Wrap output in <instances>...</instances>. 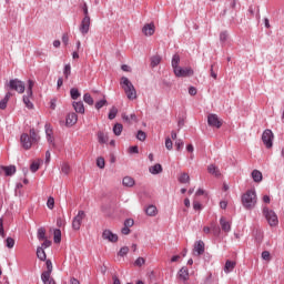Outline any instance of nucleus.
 <instances>
[{
	"label": "nucleus",
	"instance_id": "6e6d98bb",
	"mask_svg": "<svg viewBox=\"0 0 284 284\" xmlns=\"http://www.w3.org/2000/svg\"><path fill=\"white\" fill-rule=\"evenodd\" d=\"M174 143H172V140L170 138L165 139V148L166 150H172Z\"/></svg>",
	"mask_w": 284,
	"mask_h": 284
},
{
	"label": "nucleus",
	"instance_id": "2eb2a0df",
	"mask_svg": "<svg viewBox=\"0 0 284 284\" xmlns=\"http://www.w3.org/2000/svg\"><path fill=\"white\" fill-rule=\"evenodd\" d=\"M44 130L47 134V141H49V143L54 144V136H53L54 132L52 131V125L45 124Z\"/></svg>",
	"mask_w": 284,
	"mask_h": 284
},
{
	"label": "nucleus",
	"instance_id": "4d7b16f0",
	"mask_svg": "<svg viewBox=\"0 0 284 284\" xmlns=\"http://www.w3.org/2000/svg\"><path fill=\"white\" fill-rule=\"evenodd\" d=\"M7 247H9L10 250L14 247V239L12 237L7 239Z\"/></svg>",
	"mask_w": 284,
	"mask_h": 284
},
{
	"label": "nucleus",
	"instance_id": "a19ab883",
	"mask_svg": "<svg viewBox=\"0 0 284 284\" xmlns=\"http://www.w3.org/2000/svg\"><path fill=\"white\" fill-rule=\"evenodd\" d=\"M29 139L33 142L37 143L39 141V135L37 134V131L34 129L30 130V135Z\"/></svg>",
	"mask_w": 284,
	"mask_h": 284
},
{
	"label": "nucleus",
	"instance_id": "a878e982",
	"mask_svg": "<svg viewBox=\"0 0 284 284\" xmlns=\"http://www.w3.org/2000/svg\"><path fill=\"white\" fill-rule=\"evenodd\" d=\"M12 97V93L8 92L3 100L0 101V110H6L8 108V101H10V98Z\"/></svg>",
	"mask_w": 284,
	"mask_h": 284
},
{
	"label": "nucleus",
	"instance_id": "ea45409f",
	"mask_svg": "<svg viewBox=\"0 0 284 284\" xmlns=\"http://www.w3.org/2000/svg\"><path fill=\"white\" fill-rule=\"evenodd\" d=\"M41 281L43 284H57L54 278H52V275H49L48 277H43V275H41Z\"/></svg>",
	"mask_w": 284,
	"mask_h": 284
},
{
	"label": "nucleus",
	"instance_id": "a211bd4d",
	"mask_svg": "<svg viewBox=\"0 0 284 284\" xmlns=\"http://www.w3.org/2000/svg\"><path fill=\"white\" fill-rule=\"evenodd\" d=\"M181 63V57L179 54H174L172 58L171 65L173 68V72H176L181 67L179 65Z\"/></svg>",
	"mask_w": 284,
	"mask_h": 284
},
{
	"label": "nucleus",
	"instance_id": "412c9836",
	"mask_svg": "<svg viewBox=\"0 0 284 284\" xmlns=\"http://www.w3.org/2000/svg\"><path fill=\"white\" fill-rule=\"evenodd\" d=\"M41 276H43V278L52 276V261L47 260V271L42 272Z\"/></svg>",
	"mask_w": 284,
	"mask_h": 284
},
{
	"label": "nucleus",
	"instance_id": "79ce46f5",
	"mask_svg": "<svg viewBox=\"0 0 284 284\" xmlns=\"http://www.w3.org/2000/svg\"><path fill=\"white\" fill-rule=\"evenodd\" d=\"M37 256L40 261H47L48 255L45 254V250H38Z\"/></svg>",
	"mask_w": 284,
	"mask_h": 284
},
{
	"label": "nucleus",
	"instance_id": "338daca9",
	"mask_svg": "<svg viewBox=\"0 0 284 284\" xmlns=\"http://www.w3.org/2000/svg\"><path fill=\"white\" fill-rule=\"evenodd\" d=\"M122 234H124V236H128V234H130V227L128 226H124L122 230H121Z\"/></svg>",
	"mask_w": 284,
	"mask_h": 284
},
{
	"label": "nucleus",
	"instance_id": "cd10ccee",
	"mask_svg": "<svg viewBox=\"0 0 284 284\" xmlns=\"http://www.w3.org/2000/svg\"><path fill=\"white\" fill-rule=\"evenodd\" d=\"M30 99H32V95H29L27 93V95L23 97V103L26 108H28L29 110H32V108H34V104L32 103V101H30Z\"/></svg>",
	"mask_w": 284,
	"mask_h": 284
},
{
	"label": "nucleus",
	"instance_id": "f03ea898",
	"mask_svg": "<svg viewBox=\"0 0 284 284\" xmlns=\"http://www.w3.org/2000/svg\"><path fill=\"white\" fill-rule=\"evenodd\" d=\"M256 191L248 190L242 195V204L245 210H254L256 207Z\"/></svg>",
	"mask_w": 284,
	"mask_h": 284
},
{
	"label": "nucleus",
	"instance_id": "a18cd8bd",
	"mask_svg": "<svg viewBox=\"0 0 284 284\" xmlns=\"http://www.w3.org/2000/svg\"><path fill=\"white\" fill-rule=\"evenodd\" d=\"M118 112H119V110H118L115 106H113V108L110 110V112H109V119H110V121H112L113 119H116Z\"/></svg>",
	"mask_w": 284,
	"mask_h": 284
},
{
	"label": "nucleus",
	"instance_id": "9b49d317",
	"mask_svg": "<svg viewBox=\"0 0 284 284\" xmlns=\"http://www.w3.org/2000/svg\"><path fill=\"white\" fill-rule=\"evenodd\" d=\"M20 143L24 150H30V148H32V143H34V142H32V140L30 139V135H28V133H23L20 136Z\"/></svg>",
	"mask_w": 284,
	"mask_h": 284
},
{
	"label": "nucleus",
	"instance_id": "0eeeda50",
	"mask_svg": "<svg viewBox=\"0 0 284 284\" xmlns=\"http://www.w3.org/2000/svg\"><path fill=\"white\" fill-rule=\"evenodd\" d=\"M173 72L178 78L194 77V70L192 69V67H185V68L180 67L179 69H175V71Z\"/></svg>",
	"mask_w": 284,
	"mask_h": 284
},
{
	"label": "nucleus",
	"instance_id": "774afa93",
	"mask_svg": "<svg viewBox=\"0 0 284 284\" xmlns=\"http://www.w3.org/2000/svg\"><path fill=\"white\" fill-rule=\"evenodd\" d=\"M201 209H202V205L199 202L194 201L193 202V210H201Z\"/></svg>",
	"mask_w": 284,
	"mask_h": 284
},
{
	"label": "nucleus",
	"instance_id": "49530a36",
	"mask_svg": "<svg viewBox=\"0 0 284 284\" xmlns=\"http://www.w3.org/2000/svg\"><path fill=\"white\" fill-rule=\"evenodd\" d=\"M32 88H34V81L29 80V81H28V90H27V94H28L29 97H32Z\"/></svg>",
	"mask_w": 284,
	"mask_h": 284
},
{
	"label": "nucleus",
	"instance_id": "e433bc0d",
	"mask_svg": "<svg viewBox=\"0 0 284 284\" xmlns=\"http://www.w3.org/2000/svg\"><path fill=\"white\" fill-rule=\"evenodd\" d=\"M83 101L84 103H88V105H94V99L92 98V95H90V93H85L83 95Z\"/></svg>",
	"mask_w": 284,
	"mask_h": 284
},
{
	"label": "nucleus",
	"instance_id": "052dcab7",
	"mask_svg": "<svg viewBox=\"0 0 284 284\" xmlns=\"http://www.w3.org/2000/svg\"><path fill=\"white\" fill-rule=\"evenodd\" d=\"M175 148H176L178 152H181V150H183V141L178 140L175 142Z\"/></svg>",
	"mask_w": 284,
	"mask_h": 284
},
{
	"label": "nucleus",
	"instance_id": "e2e57ef3",
	"mask_svg": "<svg viewBox=\"0 0 284 284\" xmlns=\"http://www.w3.org/2000/svg\"><path fill=\"white\" fill-rule=\"evenodd\" d=\"M82 10H83L84 17H90V12L88 11V4L87 3L83 4Z\"/></svg>",
	"mask_w": 284,
	"mask_h": 284
},
{
	"label": "nucleus",
	"instance_id": "f257e3e1",
	"mask_svg": "<svg viewBox=\"0 0 284 284\" xmlns=\"http://www.w3.org/2000/svg\"><path fill=\"white\" fill-rule=\"evenodd\" d=\"M120 85L124 90V93L126 94L129 101H134V99H136V89L134 88V84H132L130 79L122 77L120 80Z\"/></svg>",
	"mask_w": 284,
	"mask_h": 284
},
{
	"label": "nucleus",
	"instance_id": "4c0bfd02",
	"mask_svg": "<svg viewBox=\"0 0 284 284\" xmlns=\"http://www.w3.org/2000/svg\"><path fill=\"white\" fill-rule=\"evenodd\" d=\"M122 118L128 123H132V121L136 122V114H134V113H131L130 115L123 114Z\"/></svg>",
	"mask_w": 284,
	"mask_h": 284
},
{
	"label": "nucleus",
	"instance_id": "de8ad7c7",
	"mask_svg": "<svg viewBox=\"0 0 284 284\" xmlns=\"http://www.w3.org/2000/svg\"><path fill=\"white\" fill-rule=\"evenodd\" d=\"M103 105H108V100L103 99L100 100L95 103V110H101V108H103Z\"/></svg>",
	"mask_w": 284,
	"mask_h": 284
},
{
	"label": "nucleus",
	"instance_id": "69168bd1",
	"mask_svg": "<svg viewBox=\"0 0 284 284\" xmlns=\"http://www.w3.org/2000/svg\"><path fill=\"white\" fill-rule=\"evenodd\" d=\"M6 231H3V219H0V236H3Z\"/></svg>",
	"mask_w": 284,
	"mask_h": 284
},
{
	"label": "nucleus",
	"instance_id": "6ab92c4d",
	"mask_svg": "<svg viewBox=\"0 0 284 284\" xmlns=\"http://www.w3.org/2000/svg\"><path fill=\"white\" fill-rule=\"evenodd\" d=\"M179 278H181L182 281H187V278H190V271L187 270V267H182L179 273H178Z\"/></svg>",
	"mask_w": 284,
	"mask_h": 284
},
{
	"label": "nucleus",
	"instance_id": "4be33fe9",
	"mask_svg": "<svg viewBox=\"0 0 284 284\" xmlns=\"http://www.w3.org/2000/svg\"><path fill=\"white\" fill-rule=\"evenodd\" d=\"M251 175L255 183H261V181H263V173H261L258 170H253Z\"/></svg>",
	"mask_w": 284,
	"mask_h": 284
},
{
	"label": "nucleus",
	"instance_id": "dca6fc26",
	"mask_svg": "<svg viewBox=\"0 0 284 284\" xmlns=\"http://www.w3.org/2000/svg\"><path fill=\"white\" fill-rule=\"evenodd\" d=\"M78 121H79V116L77 115V113H69L67 115V125L72 128V125H75Z\"/></svg>",
	"mask_w": 284,
	"mask_h": 284
},
{
	"label": "nucleus",
	"instance_id": "8fccbe9b",
	"mask_svg": "<svg viewBox=\"0 0 284 284\" xmlns=\"http://www.w3.org/2000/svg\"><path fill=\"white\" fill-rule=\"evenodd\" d=\"M136 139L139 141H145V139H148V135L145 134V132L140 130V131H138Z\"/></svg>",
	"mask_w": 284,
	"mask_h": 284
},
{
	"label": "nucleus",
	"instance_id": "603ef678",
	"mask_svg": "<svg viewBox=\"0 0 284 284\" xmlns=\"http://www.w3.org/2000/svg\"><path fill=\"white\" fill-rule=\"evenodd\" d=\"M134 265H136V267H141L143 265H145V258L143 257H138L134 262Z\"/></svg>",
	"mask_w": 284,
	"mask_h": 284
},
{
	"label": "nucleus",
	"instance_id": "09e8293b",
	"mask_svg": "<svg viewBox=\"0 0 284 284\" xmlns=\"http://www.w3.org/2000/svg\"><path fill=\"white\" fill-rule=\"evenodd\" d=\"M97 165H98V168H100V170H103V168H105V159L98 158L97 159Z\"/></svg>",
	"mask_w": 284,
	"mask_h": 284
},
{
	"label": "nucleus",
	"instance_id": "f8f14e48",
	"mask_svg": "<svg viewBox=\"0 0 284 284\" xmlns=\"http://www.w3.org/2000/svg\"><path fill=\"white\" fill-rule=\"evenodd\" d=\"M90 23H91L90 17H84L82 19L81 24H80L81 34H88V32H90Z\"/></svg>",
	"mask_w": 284,
	"mask_h": 284
},
{
	"label": "nucleus",
	"instance_id": "c9c22d12",
	"mask_svg": "<svg viewBox=\"0 0 284 284\" xmlns=\"http://www.w3.org/2000/svg\"><path fill=\"white\" fill-rule=\"evenodd\" d=\"M178 181L180 183H190V174L187 173H182L179 178Z\"/></svg>",
	"mask_w": 284,
	"mask_h": 284
},
{
	"label": "nucleus",
	"instance_id": "39448f33",
	"mask_svg": "<svg viewBox=\"0 0 284 284\" xmlns=\"http://www.w3.org/2000/svg\"><path fill=\"white\" fill-rule=\"evenodd\" d=\"M7 85L9 90H14V92H18V94H23L26 92V84L19 79L10 80Z\"/></svg>",
	"mask_w": 284,
	"mask_h": 284
},
{
	"label": "nucleus",
	"instance_id": "ddd939ff",
	"mask_svg": "<svg viewBox=\"0 0 284 284\" xmlns=\"http://www.w3.org/2000/svg\"><path fill=\"white\" fill-rule=\"evenodd\" d=\"M220 225H221V227H222V232H231V230H232V223L230 222V221H227V219L226 217H221L220 219Z\"/></svg>",
	"mask_w": 284,
	"mask_h": 284
},
{
	"label": "nucleus",
	"instance_id": "bf43d9fd",
	"mask_svg": "<svg viewBox=\"0 0 284 284\" xmlns=\"http://www.w3.org/2000/svg\"><path fill=\"white\" fill-rule=\"evenodd\" d=\"M134 225V220L128 219L124 221V227H132Z\"/></svg>",
	"mask_w": 284,
	"mask_h": 284
},
{
	"label": "nucleus",
	"instance_id": "20e7f679",
	"mask_svg": "<svg viewBox=\"0 0 284 284\" xmlns=\"http://www.w3.org/2000/svg\"><path fill=\"white\" fill-rule=\"evenodd\" d=\"M45 227H40L38 229V241L41 242V247H38V250H48V247H50L52 245V241L48 240V237L45 236Z\"/></svg>",
	"mask_w": 284,
	"mask_h": 284
},
{
	"label": "nucleus",
	"instance_id": "37998d69",
	"mask_svg": "<svg viewBox=\"0 0 284 284\" xmlns=\"http://www.w3.org/2000/svg\"><path fill=\"white\" fill-rule=\"evenodd\" d=\"M63 74L65 79L70 78V74H72V67L70 64L64 65Z\"/></svg>",
	"mask_w": 284,
	"mask_h": 284
},
{
	"label": "nucleus",
	"instance_id": "680f3d73",
	"mask_svg": "<svg viewBox=\"0 0 284 284\" xmlns=\"http://www.w3.org/2000/svg\"><path fill=\"white\" fill-rule=\"evenodd\" d=\"M203 254H205V250L193 251V256H203Z\"/></svg>",
	"mask_w": 284,
	"mask_h": 284
},
{
	"label": "nucleus",
	"instance_id": "13d9d810",
	"mask_svg": "<svg viewBox=\"0 0 284 284\" xmlns=\"http://www.w3.org/2000/svg\"><path fill=\"white\" fill-rule=\"evenodd\" d=\"M262 258H263V261H271L272 257H271L268 251L262 252Z\"/></svg>",
	"mask_w": 284,
	"mask_h": 284
},
{
	"label": "nucleus",
	"instance_id": "c03bdc74",
	"mask_svg": "<svg viewBox=\"0 0 284 284\" xmlns=\"http://www.w3.org/2000/svg\"><path fill=\"white\" fill-rule=\"evenodd\" d=\"M70 94H71V99L73 100H77L79 99V97H81L79 89H75V88L71 89Z\"/></svg>",
	"mask_w": 284,
	"mask_h": 284
},
{
	"label": "nucleus",
	"instance_id": "1a4fd4ad",
	"mask_svg": "<svg viewBox=\"0 0 284 284\" xmlns=\"http://www.w3.org/2000/svg\"><path fill=\"white\" fill-rule=\"evenodd\" d=\"M274 139V133H272V130L267 129L263 132L262 134V141L264 143V145H266V148H272L273 141Z\"/></svg>",
	"mask_w": 284,
	"mask_h": 284
},
{
	"label": "nucleus",
	"instance_id": "f3484780",
	"mask_svg": "<svg viewBox=\"0 0 284 284\" xmlns=\"http://www.w3.org/2000/svg\"><path fill=\"white\" fill-rule=\"evenodd\" d=\"M0 169L4 172L6 176H12L17 172V166L10 165V166H0Z\"/></svg>",
	"mask_w": 284,
	"mask_h": 284
},
{
	"label": "nucleus",
	"instance_id": "c756f323",
	"mask_svg": "<svg viewBox=\"0 0 284 284\" xmlns=\"http://www.w3.org/2000/svg\"><path fill=\"white\" fill-rule=\"evenodd\" d=\"M41 163H43L42 160H37V161H33L30 165V170L31 172H37L39 170V168L41 166Z\"/></svg>",
	"mask_w": 284,
	"mask_h": 284
},
{
	"label": "nucleus",
	"instance_id": "f704fd0d",
	"mask_svg": "<svg viewBox=\"0 0 284 284\" xmlns=\"http://www.w3.org/2000/svg\"><path fill=\"white\" fill-rule=\"evenodd\" d=\"M53 241L54 243H61V230L55 229L53 231Z\"/></svg>",
	"mask_w": 284,
	"mask_h": 284
},
{
	"label": "nucleus",
	"instance_id": "0e129e2a",
	"mask_svg": "<svg viewBox=\"0 0 284 284\" xmlns=\"http://www.w3.org/2000/svg\"><path fill=\"white\" fill-rule=\"evenodd\" d=\"M189 94H191V97H196V88L190 87L189 88Z\"/></svg>",
	"mask_w": 284,
	"mask_h": 284
},
{
	"label": "nucleus",
	"instance_id": "5701e85b",
	"mask_svg": "<svg viewBox=\"0 0 284 284\" xmlns=\"http://www.w3.org/2000/svg\"><path fill=\"white\" fill-rule=\"evenodd\" d=\"M108 141H109V138H108V135L105 134V132L99 131V132H98V142H99L101 145H103V144L108 143Z\"/></svg>",
	"mask_w": 284,
	"mask_h": 284
},
{
	"label": "nucleus",
	"instance_id": "7ed1b4c3",
	"mask_svg": "<svg viewBox=\"0 0 284 284\" xmlns=\"http://www.w3.org/2000/svg\"><path fill=\"white\" fill-rule=\"evenodd\" d=\"M263 215L265 216L271 227H276V225H278V215H276V212H274L273 210H270L267 209V206H264Z\"/></svg>",
	"mask_w": 284,
	"mask_h": 284
},
{
	"label": "nucleus",
	"instance_id": "bb28decb",
	"mask_svg": "<svg viewBox=\"0 0 284 284\" xmlns=\"http://www.w3.org/2000/svg\"><path fill=\"white\" fill-rule=\"evenodd\" d=\"M149 172L151 174H161V172H163V166L161 164H155L149 168Z\"/></svg>",
	"mask_w": 284,
	"mask_h": 284
},
{
	"label": "nucleus",
	"instance_id": "864d4df0",
	"mask_svg": "<svg viewBox=\"0 0 284 284\" xmlns=\"http://www.w3.org/2000/svg\"><path fill=\"white\" fill-rule=\"evenodd\" d=\"M227 37H230V36L227 34V31H222V32L220 33V41H221L222 43H225V41H227Z\"/></svg>",
	"mask_w": 284,
	"mask_h": 284
},
{
	"label": "nucleus",
	"instance_id": "58836bf2",
	"mask_svg": "<svg viewBox=\"0 0 284 284\" xmlns=\"http://www.w3.org/2000/svg\"><path fill=\"white\" fill-rule=\"evenodd\" d=\"M148 216H156V206L154 205H150L146 210H145Z\"/></svg>",
	"mask_w": 284,
	"mask_h": 284
},
{
	"label": "nucleus",
	"instance_id": "6e6552de",
	"mask_svg": "<svg viewBox=\"0 0 284 284\" xmlns=\"http://www.w3.org/2000/svg\"><path fill=\"white\" fill-rule=\"evenodd\" d=\"M83 219H85V212L79 211L77 216L73 217L72 229L75 231L81 230V223H83Z\"/></svg>",
	"mask_w": 284,
	"mask_h": 284
},
{
	"label": "nucleus",
	"instance_id": "b1692460",
	"mask_svg": "<svg viewBox=\"0 0 284 284\" xmlns=\"http://www.w3.org/2000/svg\"><path fill=\"white\" fill-rule=\"evenodd\" d=\"M235 267H236V262H232L227 260L224 266V272L226 274H230V272H232Z\"/></svg>",
	"mask_w": 284,
	"mask_h": 284
},
{
	"label": "nucleus",
	"instance_id": "aec40b11",
	"mask_svg": "<svg viewBox=\"0 0 284 284\" xmlns=\"http://www.w3.org/2000/svg\"><path fill=\"white\" fill-rule=\"evenodd\" d=\"M207 172L213 176H216V178L221 176V170H219L217 166L214 164H211L207 166Z\"/></svg>",
	"mask_w": 284,
	"mask_h": 284
},
{
	"label": "nucleus",
	"instance_id": "2f4dec72",
	"mask_svg": "<svg viewBox=\"0 0 284 284\" xmlns=\"http://www.w3.org/2000/svg\"><path fill=\"white\" fill-rule=\"evenodd\" d=\"M121 132H123V124L116 123L113 126V133L115 134V136H121Z\"/></svg>",
	"mask_w": 284,
	"mask_h": 284
},
{
	"label": "nucleus",
	"instance_id": "3c124183",
	"mask_svg": "<svg viewBox=\"0 0 284 284\" xmlns=\"http://www.w3.org/2000/svg\"><path fill=\"white\" fill-rule=\"evenodd\" d=\"M194 250H205V243L203 241H197L194 245Z\"/></svg>",
	"mask_w": 284,
	"mask_h": 284
},
{
	"label": "nucleus",
	"instance_id": "7c9ffc66",
	"mask_svg": "<svg viewBox=\"0 0 284 284\" xmlns=\"http://www.w3.org/2000/svg\"><path fill=\"white\" fill-rule=\"evenodd\" d=\"M161 63V55L155 54L151 58V68H156Z\"/></svg>",
	"mask_w": 284,
	"mask_h": 284
},
{
	"label": "nucleus",
	"instance_id": "423d86ee",
	"mask_svg": "<svg viewBox=\"0 0 284 284\" xmlns=\"http://www.w3.org/2000/svg\"><path fill=\"white\" fill-rule=\"evenodd\" d=\"M207 124L210 128H216V130H219L223 125V120L219 119V115L210 113L207 115Z\"/></svg>",
	"mask_w": 284,
	"mask_h": 284
},
{
	"label": "nucleus",
	"instance_id": "c85d7f7f",
	"mask_svg": "<svg viewBox=\"0 0 284 284\" xmlns=\"http://www.w3.org/2000/svg\"><path fill=\"white\" fill-rule=\"evenodd\" d=\"M122 183L125 187H134V179L130 176L123 178Z\"/></svg>",
	"mask_w": 284,
	"mask_h": 284
},
{
	"label": "nucleus",
	"instance_id": "4468645a",
	"mask_svg": "<svg viewBox=\"0 0 284 284\" xmlns=\"http://www.w3.org/2000/svg\"><path fill=\"white\" fill-rule=\"evenodd\" d=\"M142 32L145 37H152L155 32L154 23H148L142 28Z\"/></svg>",
	"mask_w": 284,
	"mask_h": 284
},
{
	"label": "nucleus",
	"instance_id": "5fc2aeb1",
	"mask_svg": "<svg viewBox=\"0 0 284 284\" xmlns=\"http://www.w3.org/2000/svg\"><path fill=\"white\" fill-rule=\"evenodd\" d=\"M47 207H49V210H54V197L48 199Z\"/></svg>",
	"mask_w": 284,
	"mask_h": 284
},
{
	"label": "nucleus",
	"instance_id": "473e14b6",
	"mask_svg": "<svg viewBox=\"0 0 284 284\" xmlns=\"http://www.w3.org/2000/svg\"><path fill=\"white\" fill-rule=\"evenodd\" d=\"M211 230L214 236H221V227L216 226V223H211Z\"/></svg>",
	"mask_w": 284,
	"mask_h": 284
},
{
	"label": "nucleus",
	"instance_id": "393cba45",
	"mask_svg": "<svg viewBox=\"0 0 284 284\" xmlns=\"http://www.w3.org/2000/svg\"><path fill=\"white\" fill-rule=\"evenodd\" d=\"M73 108L75 112H79L80 114H85V106L83 105V102H73Z\"/></svg>",
	"mask_w": 284,
	"mask_h": 284
},
{
	"label": "nucleus",
	"instance_id": "9d476101",
	"mask_svg": "<svg viewBox=\"0 0 284 284\" xmlns=\"http://www.w3.org/2000/svg\"><path fill=\"white\" fill-rule=\"evenodd\" d=\"M103 241H109V243H116L119 241V235L114 234L110 230H104L102 233Z\"/></svg>",
	"mask_w": 284,
	"mask_h": 284
},
{
	"label": "nucleus",
	"instance_id": "72a5a7b5",
	"mask_svg": "<svg viewBox=\"0 0 284 284\" xmlns=\"http://www.w3.org/2000/svg\"><path fill=\"white\" fill-rule=\"evenodd\" d=\"M71 171L72 169L70 168V164L68 162H63L61 165V172L68 175Z\"/></svg>",
	"mask_w": 284,
	"mask_h": 284
}]
</instances>
